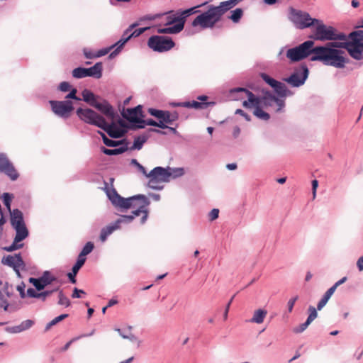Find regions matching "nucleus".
<instances>
[{
	"label": "nucleus",
	"instance_id": "nucleus-35",
	"mask_svg": "<svg viewBox=\"0 0 363 363\" xmlns=\"http://www.w3.org/2000/svg\"><path fill=\"white\" fill-rule=\"evenodd\" d=\"M86 68L77 67L73 69L72 76L74 78L80 79L86 77Z\"/></svg>",
	"mask_w": 363,
	"mask_h": 363
},
{
	"label": "nucleus",
	"instance_id": "nucleus-42",
	"mask_svg": "<svg viewBox=\"0 0 363 363\" xmlns=\"http://www.w3.org/2000/svg\"><path fill=\"white\" fill-rule=\"evenodd\" d=\"M165 13L148 14L145 15L140 18V21H154L157 18H161Z\"/></svg>",
	"mask_w": 363,
	"mask_h": 363
},
{
	"label": "nucleus",
	"instance_id": "nucleus-11",
	"mask_svg": "<svg viewBox=\"0 0 363 363\" xmlns=\"http://www.w3.org/2000/svg\"><path fill=\"white\" fill-rule=\"evenodd\" d=\"M290 18L301 29L311 27L318 21V19L312 18L308 13L294 9L290 10Z\"/></svg>",
	"mask_w": 363,
	"mask_h": 363
},
{
	"label": "nucleus",
	"instance_id": "nucleus-22",
	"mask_svg": "<svg viewBox=\"0 0 363 363\" xmlns=\"http://www.w3.org/2000/svg\"><path fill=\"white\" fill-rule=\"evenodd\" d=\"M308 310H309L310 314H309L306 321L305 323L299 325L298 326L294 328L293 329V332L294 333H301L303 332L308 328V326L311 323V322L316 318L317 315H318L316 309L313 306H310Z\"/></svg>",
	"mask_w": 363,
	"mask_h": 363
},
{
	"label": "nucleus",
	"instance_id": "nucleus-8",
	"mask_svg": "<svg viewBox=\"0 0 363 363\" xmlns=\"http://www.w3.org/2000/svg\"><path fill=\"white\" fill-rule=\"evenodd\" d=\"M169 15L165 17L164 26H169L165 28H159L157 33L160 34L170 33L177 34L181 32L184 27L185 16H182L178 13H173V11L168 13Z\"/></svg>",
	"mask_w": 363,
	"mask_h": 363
},
{
	"label": "nucleus",
	"instance_id": "nucleus-28",
	"mask_svg": "<svg viewBox=\"0 0 363 363\" xmlns=\"http://www.w3.org/2000/svg\"><path fill=\"white\" fill-rule=\"evenodd\" d=\"M179 118V115L176 111L169 112L168 111H164V116L162 120L166 123L172 124L174 121H177Z\"/></svg>",
	"mask_w": 363,
	"mask_h": 363
},
{
	"label": "nucleus",
	"instance_id": "nucleus-27",
	"mask_svg": "<svg viewBox=\"0 0 363 363\" xmlns=\"http://www.w3.org/2000/svg\"><path fill=\"white\" fill-rule=\"evenodd\" d=\"M335 291L330 287L323 295L322 298L320 300L317 305V309L321 310L328 303V300L330 298V297L333 296Z\"/></svg>",
	"mask_w": 363,
	"mask_h": 363
},
{
	"label": "nucleus",
	"instance_id": "nucleus-60",
	"mask_svg": "<svg viewBox=\"0 0 363 363\" xmlns=\"http://www.w3.org/2000/svg\"><path fill=\"white\" fill-rule=\"evenodd\" d=\"M318 186V182L316 179L312 181V191H313V199H314L316 196V190Z\"/></svg>",
	"mask_w": 363,
	"mask_h": 363
},
{
	"label": "nucleus",
	"instance_id": "nucleus-23",
	"mask_svg": "<svg viewBox=\"0 0 363 363\" xmlns=\"http://www.w3.org/2000/svg\"><path fill=\"white\" fill-rule=\"evenodd\" d=\"M208 103L199 102L196 101L174 104V106L192 108H195V109H204L208 107Z\"/></svg>",
	"mask_w": 363,
	"mask_h": 363
},
{
	"label": "nucleus",
	"instance_id": "nucleus-62",
	"mask_svg": "<svg viewBox=\"0 0 363 363\" xmlns=\"http://www.w3.org/2000/svg\"><path fill=\"white\" fill-rule=\"evenodd\" d=\"M235 297V295L230 298V300L229 301V302L228 303L226 307H225V312H224V314H223V318L224 320H227L228 318V311H229V308H230V306L233 300Z\"/></svg>",
	"mask_w": 363,
	"mask_h": 363
},
{
	"label": "nucleus",
	"instance_id": "nucleus-47",
	"mask_svg": "<svg viewBox=\"0 0 363 363\" xmlns=\"http://www.w3.org/2000/svg\"><path fill=\"white\" fill-rule=\"evenodd\" d=\"M165 121H164L162 119H160V122L157 123V125L155 126L161 128H168L172 133L175 134L177 133V130L174 128L169 127L167 125H165Z\"/></svg>",
	"mask_w": 363,
	"mask_h": 363
},
{
	"label": "nucleus",
	"instance_id": "nucleus-56",
	"mask_svg": "<svg viewBox=\"0 0 363 363\" xmlns=\"http://www.w3.org/2000/svg\"><path fill=\"white\" fill-rule=\"evenodd\" d=\"M25 284L23 283H22L21 285H18L17 286V290L19 291L20 293V296L22 298H24L26 297V296L27 295V293L26 294L25 293Z\"/></svg>",
	"mask_w": 363,
	"mask_h": 363
},
{
	"label": "nucleus",
	"instance_id": "nucleus-61",
	"mask_svg": "<svg viewBox=\"0 0 363 363\" xmlns=\"http://www.w3.org/2000/svg\"><path fill=\"white\" fill-rule=\"evenodd\" d=\"M235 113L236 114H240V116H243L246 119V121H250V120H251L250 116L248 114H247L242 109H237L235 111Z\"/></svg>",
	"mask_w": 363,
	"mask_h": 363
},
{
	"label": "nucleus",
	"instance_id": "nucleus-46",
	"mask_svg": "<svg viewBox=\"0 0 363 363\" xmlns=\"http://www.w3.org/2000/svg\"><path fill=\"white\" fill-rule=\"evenodd\" d=\"M148 111L152 116L157 118L158 119H162L164 116V111L150 108Z\"/></svg>",
	"mask_w": 363,
	"mask_h": 363
},
{
	"label": "nucleus",
	"instance_id": "nucleus-50",
	"mask_svg": "<svg viewBox=\"0 0 363 363\" xmlns=\"http://www.w3.org/2000/svg\"><path fill=\"white\" fill-rule=\"evenodd\" d=\"M131 163L135 165L138 169L146 177L147 172L143 165H141L135 159H133L131 160Z\"/></svg>",
	"mask_w": 363,
	"mask_h": 363
},
{
	"label": "nucleus",
	"instance_id": "nucleus-45",
	"mask_svg": "<svg viewBox=\"0 0 363 363\" xmlns=\"http://www.w3.org/2000/svg\"><path fill=\"white\" fill-rule=\"evenodd\" d=\"M167 169H169V171L171 172H173V174L172 175V177L174 178L180 177L184 174V171L183 168L172 169V168L168 167V168H167Z\"/></svg>",
	"mask_w": 363,
	"mask_h": 363
},
{
	"label": "nucleus",
	"instance_id": "nucleus-43",
	"mask_svg": "<svg viewBox=\"0 0 363 363\" xmlns=\"http://www.w3.org/2000/svg\"><path fill=\"white\" fill-rule=\"evenodd\" d=\"M145 125L155 126L156 125H157V122L155 121L152 119H147L145 121L142 120L140 124L137 125L136 127L138 128H143Z\"/></svg>",
	"mask_w": 363,
	"mask_h": 363
},
{
	"label": "nucleus",
	"instance_id": "nucleus-59",
	"mask_svg": "<svg viewBox=\"0 0 363 363\" xmlns=\"http://www.w3.org/2000/svg\"><path fill=\"white\" fill-rule=\"evenodd\" d=\"M84 55L85 57L87 58V59H93V58H96L97 56H96V53L91 51V50H84Z\"/></svg>",
	"mask_w": 363,
	"mask_h": 363
},
{
	"label": "nucleus",
	"instance_id": "nucleus-2",
	"mask_svg": "<svg viewBox=\"0 0 363 363\" xmlns=\"http://www.w3.org/2000/svg\"><path fill=\"white\" fill-rule=\"evenodd\" d=\"M108 196L113 205L116 207L129 209L135 208L132 211V215L122 216L121 218L116 220L112 225H108L104 228L100 234V240L104 242L107 237L114 230L120 227L122 222H131L135 217L141 216L140 223L143 224L147 220L148 216V211L147 210L150 201L144 195H137L127 199L121 197L115 189L108 191Z\"/></svg>",
	"mask_w": 363,
	"mask_h": 363
},
{
	"label": "nucleus",
	"instance_id": "nucleus-6",
	"mask_svg": "<svg viewBox=\"0 0 363 363\" xmlns=\"http://www.w3.org/2000/svg\"><path fill=\"white\" fill-rule=\"evenodd\" d=\"M315 27L313 31V38L316 40H347L346 35L337 33L333 26H327L322 21L318 19L315 22Z\"/></svg>",
	"mask_w": 363,
	"mask_h": 363
},
{
	"label": "nucleus",
	"instance_id": "nucleus-1",
	"mask_svg": "<svg viewBox=\"0 0 363 363\" xmlns=\"http://www.w3.org/2000/svg\"><path fill=\"white\" fill-rule=\"evenodd\" d=\"M344 54V51L330 48L327 44L314 47L313 41L307 40L287 50L286 56L291 62H298L311 56V61H318L325 65L343 68L347 62Z\"/></svg>",
	"mask_w": 363,
	"mask_h": 363
},
{
	"label": "nucleus",
	"instance_id": "nucleus-57",
	"mask_svg": "<svg viewBox=\"0 0 363 363\" xmlns=\"http://www.w3.org/2000/svg\"><path fill=\"white\" fill-rule=\"evenodd\" d=\"M219 210L217 208H213L209 213V218L211 220H213L218 217Z\"/></svg>",
	"mask_w": 363,
	"mask_h": 363
},
{
	"label": "nucleus",
	"instance_id": "nucleus-38",
	"mask_svg": "<svg viewBox=\"0 0 363 363\" xmlns=\"http://www.w3.org/2000/svg\"><path fill=\"white\" fill-rule=\"evenodd\" d=\"M58 304L65 306L66 307H68L70 306V301L69 298L65 296L63 292L60 291L59 292V301Z\"/></svg>",
	"mask_w": 363,
	"mask_h": 363
},
{
	"label": "nucleus",
	"instance_id": "nucleus-63",
	"mask_svg": "<svg viewBox=\"0 0 363 363\" xmlns=\"http://www.w3.org/2000/svg\"><path fill=\"white\" fill-rule=\"evenodd\" d=\"M347 278L346 277H342L341 279L337 281L333 286H331L335 291L340 285L344 284L347 281Z\"/></svg>",
	"mask_w": 363,
	"mask_h": 363
},
{
	"label": "nucleus",
	"instance_id": "nucleus-25",
	"mask_svg": "<svg viewBox=\"0 0 363 363\" xmlns=\"http://www.w3.org/2000/svg\"><path fill=\"white\" fill-rule=\"evenodd\" d=\"M86 261V259H77V262L73 266L72 272L68 273L67 277H69L70 281L72 284H75L77 280L75 279V276L78 273L80 268L84 265V262Z\"/></svg>",
	"mask_w": 363,
	"mask_h": 363
},
{
	"label": "nucleus",
	"instance_id": "nucleus-9",
	"mask_svg": "<svg viewBox=\"0 0 363 363\" xmlns=\"http://www.w3.org/2000/svg\"><path fill=\"white\" fill-rule=\"evenodd\" d=\"M11 213V224L16 230L15 242H19L28 235V230L23 220V213L18 209H14Z\"/></svg>",
	"mask_w": 363,
	"mask_h": 363
},
{
	"label": "nucleus",
	"instance_id": "nucleus-24",
	"mask_svg": "<svg viewBox=\"0 0 363 363\" xmlns=\"http://www.w3.org/2000/svg\"><path fill=\"white\" fill-rule=\"evenodd\" d=\"M86 77H94L99 79L102 76V64L101 62L96 63L90 68H86Z\"/></svg>",
	"mask_w": 363,
	"mask_h": 363
},
{
	"label": "nucleus",
	"instance_id": "nucleus-21",
	"mask_svg": "<svg viewBox=\"0 0 363 363\" xmlns=\"http://www.w3.org/2000/svg\"><path fill=\"white\" fill-rule=\"evenodd\" d=\"M92 106L96 108L103 114H104L108 118L113 120L115 118V113L113 111V107L109 104V103L106 101H103L102 102H98L97 101L92 104Z\"/></svg>",
	"mask_w": 363,
	"mask_h": 363
},
{
	"label": "nucleus",
	"instance_id": "nucleus-14",
	"mask_svg": "<svg viewBox=\"0 0 363 363\" xmlns=\"http://www.w3.org/2000/svg\"><path fill=\"white\" fill-rule=\"evenodd\" d=\"M0 172L6 174L12 181L16 180L19 174L7 155L0 153Z\"/></svg>",
	"mask_w": 363,
	"mask_h": 363
},
{
	"label": "nucleus",
	"instance_id": "nucleus-51",
	"mask_svg": "<svg viewBox=\"0 0 363 363\" xmlns=\"http://www.w3.org/2000/svg\"><path fill=\"white\" fill-rule=\"evenodd\" d=\"M77 92V90L75 88L72 89L70 91V92L66 96L65 99H75L77 101H80L81 99L76 96Z\"/></svg>",
	"mask_w": 363,
	"mask_h": 363
},
{
	"label": "nucleus",
	"instance_id": "nucleus-40",
	"mask_svg": "<svg viewBox=\"0 0 363 363\" xmlns=\"http://www.w3.org/2000/svg\"><path fill=\"white\" fill-rule=\"evenodd\" d=\"M261 77L267 84H268L272 87L277 84V81L270 77L268 74L265 73H262Z\"/></svg>",
	"mask_w": 363,
	"mask_h": 363
},
{
	"label": "nucleus",
	"instance_id": "nucleus-34",
	"mask_svg": "<svg viewBox=\"0 0 363 363\" xmlns=\"http://www.w3.org/2000/svg\"><path fill=\"white\" fill-rule=\"evenodd\" d=\"M68 317L67 314H62L56 318H55L53 320H52L50 323H48L45 327V330H50L53 325H56L59 322L62 321L65 318Z\"/></svg>",
	"mask_w": 363,
	"mask_h": 363
},
{
	"label": "nucleus",
	"instance_id": "nucleus-18",
	"mask_svg": "<svg viewBox=\"0 0 363 363\" xmlns=\"http://www.w3.org/2000/svg\"><path fill=\"white\" fill-rule=\"evenodd\" d=\"M122 116L130 122L140 124L142 121L141 118L143 116L142 106L138 105L133 108H128L125 111H123Z\"/></svg>",
	"mask_w": 363,
	"mask_h": 363
},
{
	"label": "nucleus",
	"instance_id": "nucleus-16",
	"mask_svg": "<svg viewBox=\"0 0 363 363\" xmlns=\"http://www.w3.org/2000/svg\"><path fill=\"white\" fill-rule=\"evenodd\" d=\"M303 72H294L289 77L285 79V81L293 86H300L303 84L308 77V69L306 65L302 66Z\"/></svg>",
	"mask_w": 363,
	"mask_h": 363
},
{
	"label": "nucleus",
	"instance_id": "nucleus-20",
	"mask_svg": "<svg viewBox=\"0 0 363 363\" xmlns=\"http://www.w3.org/2000/svg\"><path fill=\"white\" fill-rule=\"evenodd\" d=\"M99 128L105 130L113 138H121L125 133V130L118 127L115 123L112 122L111 124H108L105 119Z\"/></svg>",
	"mask_w": 363,
	"mask_h": 363
},
{
	"label": "nucleus",
	"instance_id": "nucleus-54",
	"mask_svg": "<svg viewBox=\"0 0 363 363\" xmlns=\"http://www.w3.org/2000/svg\"><path fill=\"white\" fill-rule=\"evenodd\" d=\"M71 88V85L69 84V82H62L59 85V89L61 91H67L70 89Z\"/></svg>",
	"mask_w": 363,
	"mask_h": 363
},
{
	"label": "nucleus",
	"instance_id": "nucleus-26",
	"mask_svg": "<svg viewBox=\"0 0 363 363\" xmlns=\"http://www.w3.org/2000/svg\"><path fill=\"white\" fill-rule=\"evenodd\" d=\"M267 314V311L264 309H258L254 312L253 316L251 319V322L260 324L263 323Z\"/></svg>",
	"mask_w": 363,
	"mask_h": 363
},
{
	"label": "nucleus",
	"instance_id": "nucleus-39",
	"mask_svg": "<svg viewBox=\"0 0 363 363\" xmlns=\"http://www.w3.org/2000/svg\"><path fill=\"white\" fill-rule=\"evenodd\" d=\"M13 196L9 193H4L3 194L4 203L6 206L7 209L9 212H12L11 209V202L12 201Z\"/></svg>",
	"mask_w": 363,
	"mask_h": 363
},
{
	"label": "nucleus",
	"instance_id": "nucleus-5",
	"mask_svg": "<svg viewBox=\"0 0 363 363\" xmlns=\"http://www.w3.org/2000/svg\"><path fill=\"white\" fill-rule=\"evenodd\" d=\"M363 30H358L352 32L349 35V38L351 39L350 42L344 40L345 42H330L327 43V46L336 49L345 48L350 56L355 60H359L363 58L362 50L359 45V39H357L358 35H362Z\"/></svg>",
	"mask_w": 363,
	"mask_h": 363
},
{
	"label": "nucleus",
	"instance_id": "nucleus-44",
	"mask_svg": "<svg viewBox=\"0 0 363 363\" xmlns=\"http://www.w3.org/2000/svg\"><path fill=\"white\" fill-rule=\"evenodd\" d=\"M100 134L103 138L104 143L106 145H107L108 147H115L117 145V143L116 141L108 138L104 133L100 132Z\"/></svg>",
	"mask_w": 363,
	"mask_h": 363
},
{
	"label": "nucleus",
	"instance_id": "nucleus-41",
	"mask_svg": "<svg viewBox=\"0 0 363 363\" xmlns=\"http://www.w3.org/2000/svg\"><path fill=\"white\" fill-rule=\"evenodd\" d=\"M34 322L32 320H26L23 321L21 325L18 327L19 328L18 331L26 330L33 326Z\"/></svg>",
	"mask_w": 363,
	"mask_h": 363
},
{
	"label": "nucleus",
	"instance_id": "nucleus-29",
	"mask_svg": "<svg viewBox=\"0 0 363 363\" xmlns=\"http://www.w3.org/2000/svg\"><path fill=\"white\" fill-rule=\"evenodd\" d=\"M148 136L147 135H141L136 137L134 140L132 150H140L143 144L147 141Z\"/></svg>",
	"mask_w": 363,
	"mask_h": 363
},
{
	"label": "nucleus",
	"instance_id": "nucleus-37",
	"mask_svg": "<svg viewBox=\"0 0 363 363\" xmlns=\"http://www.w3.org/2000/svg\"><path fill=\"white\" fill-rule=\"evenodd\" d=\"M125 150L123 147L116 148V149H107L105 147H102V152L107 155H116L121 153H123Z\"/></svg>",
	"mask_w": 363,
	"mask_h": 363
},
{
	"label": "nucleus",
	"instance_id": "nucleus-4",
	"mask_svg": "<svg viewBox=\"0 0 363 363\" xmlns=\"http://www.w3.org/2000/svg\"><path fill=\"white\" fill-rule=\"evenodd\" d=\"M239 0H228L221 2L218 6L211 5L208 11L201 13L193 21L194 27L200 26L201 28H212L216 23L220 21L221 17L228 10L234 7Z\"/></svg>",
	"mask_w": 363,
	"mask_h": 363
},
{
	"label": "nucleus",
	"instance_id": "nucleus-7",
	"mask_svg": "<svg viewBox=\"0 0 363 363\" xmlns=\"http://www.w3.org/2000/svg\"><path fill=\"white\" fill-rule=\"evenodd\" d=\"M173 172L169 169L161 167H157L147 174L146 177L149 178L148 186L151 189H161L162 186L161 184L169 181Z\"/></svg>",
	"mask_w": 363,
	"mask_h": 363
},
{
	"label": "nucleus",
	"instance_id": "nucleus-19",
	"mask_svg": "<svg viewBox=\"0 0 363 363\" xmlns=\"http://www.w3.org/2000/svg\"><path fill=\"white\" fill-rule=\"evenodd\" d=\"M2 263L12 267L18 274L19 269L24 267V263L20 254L4 257L2 259Z\"/></svg>",
	"mask_w": 363,
	"mask_h": 363
},
{
	"label": "nucleus",
	"instance_id": "nucleus-55",
	"mask_svg": "<svg viewBox=\"0 0 363 363\" xmlns=\"http://www.w3.org/2000/svg\"><path fill=\"white\" fill-rule=\"evenodd\" d=\"M115 46L112 45L108 48H104V49L99 50L97 52H96L97 57H100L106 55Z\"/></svg>",
	"mask_w": 363,
	"mask_h": 363
},
{
	"label": "nucleus",
	"instance_id": "nucleus-30",
	"mask_svg": "<svg viewBox=\"0 0 363 363\" xmlns=\"http://www.w3.org/2000/svg\"><path fill=\"white\" fill-rule=\"evenodd\" d=\"M83 100L92 106V104L96 101V96L91 91L84 89L82 92Z\"/></svg>",
	"mask_w": 363,
	"mask_h": 363
},
{
	"label": "nucleus",
	"instance_id": "nucleus-52",
	"mask_svg": "<svg viewBox=\"0 0 363 363\" xmlns=\"http://www.w3.org/2000/svg\"><path fill=\"white\" fill-rule=\"evenodd\" d=\"M298 296H296L293 298H291L287 303V307H288V311L289 313H291L293 310V308H294V306L296 303V301L298 300Z\"/></svg>",
	"mask_w": 363,
	"mask_h": 363
},
{
	"label": "nucleus",
	"instance_id": "nucleus-10",
	"mask_svg": "<svg viewBox=\"0 0 363 363\" xmlns=\"http://www.w3.org/2000/svg\"><path fill=\"white\" fill-rule=\"evenodd\" d=\"M148 47L154 51L163 52L170 50L175 45L171 38L163 35H152L147 41Z\"/></svg>",
	"mask_w": 363,
	"mask_h": 363
},
{
	"label": "nucleus",
	"instance_id": "nucleus-53",
	"mask_svg": "<svg viewBox=\"0 0 363 363\" xmlns=\"http://www.w3.org/2000/svg\"><path fill=\"white\" fill-rule=\"evenodd\" d=\"M85 291L82 290V289H79L77 288H74V290H73V293L72 294V297L73 298H81L82 297V294H85Z\"/></svg>",
	"mask_w": 363,
	"mask_h": 363
},
{
	"label": "nucleus",
	"instance_id": "nucleus-31",
	"mask_svg": "<svg viewBox=\"0 0 363 363\" xmlns=\"http://www.w3.org/2000/svg\"><path fill=\"white\" fill-rule=\"evenodd\" d=\"M94 246L91 242H88L86 243L84 247H83L82 252L79 255V259H86L84 257L89 254L94 249Z\"/></svg>",
	"mask_w": 363,
	"mask_h": 363
},
{
	"label": "nucleus",
	"instance_id": "nucleus-17",
	"mask_svg": "<svg viewBox=\"0 0 363 363\" xmlns=\"http://www.w3.org/2000/svg\"><path fill=\"white\" fill-rule=\"evenodd\" d=\"M138 26V23H133L124 31L121 38L113 45L117 48L109 55V58L114 57L121 51L124 45L132 38L131 31Z\"/></svg>",
	"mask_w": 363,
	"mask_h": 363
},
{
	"label": "nucleus",
	"instance_id": "nucleus-48",
	"mask_svg": "<svg viewBox=\"0 0 363 363\" xmlns=\"http://www.w3.org/2000/svg\"><path fill=\"white\" fill-rule=\"evenodd\" d=\"M149 28H150V27H145V28H140L136 29L133 31L132 30L130 35L132 37H138V36L140 35L142 33H143L145 31L148 30Z\"/></svg>",
	"mask_w": 363,
	"mask_h": 363
},
{
	"label": "nucleus",
	"instance_id": "nucleus-33",
	"mask_svg": "<svg viewBox=\"0 0 363 363\" xmlns=\"http://www.w3.org/2000/svg\"><path fill=\"white\" fill-rule=\"evenodd\" d=\"M272 88L274 89L275 91L281 96H285L287 92V88L286 85L280 82H277V84Z\"/></svg>",
	"mask_w": 363,
	"mask_h": 363
},
{
	"label": "nucleus",
	"instance_id": "nucleus-49",
	"mask_svg": "<svg viewBox=\"0 0 363 363\" xmlns=\"http://www.w3.org/2000/svg\"><path fill=\"white\" fill-rule=\"evenodd\" d=\"M200 6H201V5H199V6H196V7H193V8H191V9H186V10H184V11H183L180 13V15H181L182 16H185V18H186L188 16H189V15H191V14H192V13H194L197 12L196 11H195V9H196V8H198V7H200Z\"/></svg>",
	"mask_w": 363,
	"mask_h": 363
},
{
	"label": "nucleus",
	"instance_id": "nucleus-15",
	"mask_svg": "<svg viewBox=\"0 0 363 363\" xmlns=\"http://www.w3.org/2000/svg\"><path fill=\"white\" fill-rule=\"evenodd\" d=\"M57 278L52 276L50 272L45 271L39 278L30 277L29 282L32 284L38 291L43 290L47 286L55 281Z\"/></svg>",
	"mask_w": 363,
	"mask_h": 363
},
{
	"label": "nucleus",
	"instance_id": "nucleus-36",
	"mask_svg": "<svg viewBox=\"0 0 363 363\" xmlns=\"http://www.w3.org/2000/svg\"><path fill=\"white\" fill-rule=\"evenodd\" d=\"M242 14V10L241 9L238 8L233 11L231 16H229V18L231 19L233 22L237 23L240 21Z\"/></svg>",
	"mask_w": 363,
	"mask_h": 363
},
{
	"label": "nucleus",
	"instance_id": "nucleus-13",
	"mask_svg": "<svg viewBox=\"0 0 363 363\" xmlns=\"http://www.w3.org/2000/svg\"><path fill=\"white\" fill-rule=\"evenodd\" d=\"M77 114L85 123L94 125L99 128L101 126V124H103V121L104 120L103 116L90 108L83 109L79 108L77 110Z\"/></svg>",
	"mask_w": 363,
	"mask_h": 363
},
{
	"label": "nucleus",
	"instance_id": "nucleus-64",
	"mask_svg": "<svg viewBox=\"0 0 363 363\" xmlns=\"http://www.w3.org/2000/svg\"><path fill=\"white\" fill-rule=\"evenodd\" d=\"M357 265L359 271H363V256L359 258Z\"/></svg>",
	"mask_w": 363,
	"mask_h": 363
},
{
	"label": "nucleus",
	"instance_id": "nucleus-3",
	"mask_svg": "<svg viewBox=\"0 0 363 363\" xmlns=\"http://www.w3.org/2000/svg\"><path fill=\"white\" fill-rule=\"evenodd\" d=\"M232 93H240V99L247 98L242 102V106L247 108H254V115L257 118L267 121L269 119V115L264 112L262 108V104L265 106H272L276 104L278 108L277 111H279L284 105V101L279 99L272 94L267 92L263 97H257L252 92L245 88H237L231 91Z\"/></svg>",
	"mask_w": 363,
	"mask_h": 363
},
{
	"label": "nucleus",
	"instance_id": "nucleus-12",
	"mask_svg": "<svg viewBox=\"0 0 363 363\" xmlns=\"http://www.w3.org/2000/svg\"><path fill=\"white\" fill-rule=\"evenodd\" d=\"M52 111L57 116L67 118L74 110L73 104L70 101H50Z\"/></svg>",
	"mask_w": 363,
	"mask_h": 363
},
{
	"label": "nucleus",
	"instance_id": "nucleus-58",
	"mask_svg": "<svg viewBox=\"0 0 363 363\" xmlns=\"http://www.w3.org/2000/svg\"><path fill=\"white\" fill-rule=\"evenodd\" d=\"M17 243L18 242H16L14 241V242L11 246L5 248L6 250L8 252H11V251H13V250L21 248L22 247V245H17Z\"/></svg>",
	"mask_w": 363,
	"mask_h": 363
},
{
	"label": "nucleus",
	"instance_id": "nucleus-32",
	"mask_svg": "<svg viewBox=\"0 0 363 363\" xmlns=\"http://www.w3.org/2000/svg\"><path fill=\"white\" fill-rule=\"evenodd\" d=\"M27 296L31 298H36L41 299L43 301L46 300L45 294L42 292H38L34 289L29 288L27 290Z\"/></svg>",
	"mask_w": 363,
	"mask_h": 363
}]
</instances>
